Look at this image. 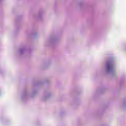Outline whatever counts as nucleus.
Returning <instances> with one entry per match:
<instances>
[{
  "label": "nucleus",
  "mask_w": 126,
  "mask_h": 126,
  "mask_svg": "<svg viewBox=\"0 0 126 126\" xmlns=\"http://www.w3.org/2000/svg\"><path fill=\"white\" fill-rule=\"evenodd\" d=\"M106 65L108 70H111L113 69V62L112 61L107 62Z\"/></svg>",
  "instance_id": "obj_1"
}]
</instances>
